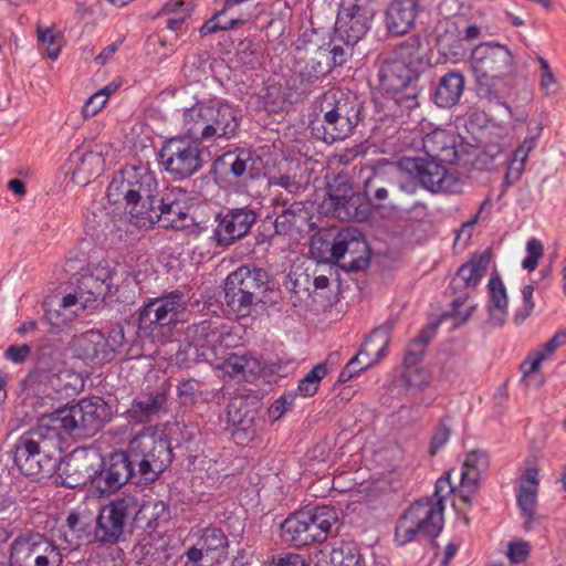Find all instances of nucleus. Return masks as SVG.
I'll use <instances>...</instances> for the list:
<instances>
[{
    "mask_svg": "<svg viewBox=\"0 0 566 566\" xmlns=\"http://www.w3.org/2000/svg\"><path fill=\"white\" fill-rule=\"evenodd\" d=\"M157 181L145 167H126L116 174L107 188V198L114 205L125 203V209L138 227L181 229L188 216V193L180 187L168 189L156 198Z\"/></svg>",
    "mask_w": 566,
    "mask_h": 566,
    "instance_id": "1",
    "label": "nucleus"
},
{
    "mask_svg": "<svg viewBox=\"0 0 566 566\" xmlns=\"http://www.w3.org/2000/svg\"><path fill=\"white\" fill-rule=\"evenodd\" d=\"M361 109L363 105L355 94L331 88L315 99L310 123L312 134L327 144L344 140L360 122Z\"/></svg>",
    "mask_w": 566,
    "mask_h": 566,
    "instance_id": "2",
    "label": "nucleus"
},
{
    "mask_svg": "<svg viewBox=\"0 0 566 566\" xmlns=\"http://www.w3.org/2000/svg\"><path fill=\"white\" fill-rule=\"evenodd\" d=\"M450 472L440 478L434 488L433 499L416 501L396 525V542L403 545L421 534L428 537H437L443 527L444 500L455 492V486L450 482Z\"/></svg>",
    "mask_w": 566,
    "mask_h": 566,
    "instance_id": "3",
    "label": "nucleus"
},
{
    "mask_svg": "<svg viewBox=\"0 0 566 566\" xmlns=\"http://www.w3.org/2000/svg\"><path fill=\"white\" fill-rule=\"evenodd\" d=\"M57 431L44 418L23 433L15 443L13 461L25 476L50 474L56 469L61 452Z\"/></svg>",
    "mask_w": 566,
    "mask_h": 566,
    "instance_id": "4",
    "label": "nucleus"
},
{
    "mask_svg": "<svg viewBox=\"0 0 566 566\" xmlns=\"http://www.w3.org/2000/svg\"><path fill=\"white\" fill-rule=\"evenodd\" d=\"M182 128L187 136L199 143L230 139L239 127L235 111L227 103L200 101L186 108Z\"/></svg>",
    "mask_w": 566,
    "mask_h": 566,
    "instance_id": "5",
    "label": "nucleus"
},
{
    "mask_svg": "<svg viewBox=\"0 0 566 566\" xmlns=\"http://www.w3.org/2000/svg\"><path fill=\"white\" fill-rule=\"evenodd\" d=\"M471 69L479 96L496 101L506 87V77L513 72V56L505 45L482 43L472 51Z\"/></svg>",
    "mask_w": 566,
    "mask_h": 566,
    "instance_id": "6",
    "label": "nucleus"
},
{
    "mask_svg": "<svg viewBox=\"0 0 566 566\" xmlns=\"http://www.w3.org/2000/svg\"><path fill=\"white\" fill-rule=\"evenodd\" d=\"M43 418L57 431L61 441L63 436L82 439L94 436L103 428L111 419V408L103 398L95 396Z\"/></svg>",
    "mask_w": 566,
    "mask_h": 566,
    "instance_id": "7",
    "label": "nucleus"
},
{
    "mask_svg": "<svg viewBox=\"0 0 566 566\" xmlns=\"http://www.w3.org/2000/svg\"><path fill=\"white\" fill-rule=\"evenodd\" d=\"M187 301L180 291L150 298L138 311V336L166 343L174 327L184 321Z\"/></svg>",
    "mask_w": 566,
    "mask_h": 566,
    "instance_id": "8",
    "label": "nucleus"
},
{
    "mask_svg": "<svg viewBox=\"0 0 566 566\" xmlns=\"http://www.w3.org/2000/svg\"><path fill=\"white\" fill-rule=\"evenodd\" d=\"M268 290V273L262 269L243 265L226 279L224 304L229 313L245 317L254 304L262 302Z\"/></svg>",
    "mask_w": 566,
    "mask_h": 566,
    "instance_id": "9",
    "label": "nucleus"
},
{
    "mask_svg": "<svg viewBox=\"0 0 566 566\" xmlns=\"http://www.w3.org/2000/svg\"><path fill=\"white\" fill-rule=\"evenodd\" d=\"M126 452L134 468L137 467L138 484L157 480L171 461L168 442L151 429L143 430L135 436Z\"/></svg>",
    "mask_w": 566,
    "mask_h": 566,
    "instance_id": "10",
    "label": "nucleus"
},
{
    "mask_svg": "<svg viewBox=\"0 0 566 566\" xmlns=\"http://www.w3.org/2000/svg\"><path fill=\"white\" fill-rule=\"evenodd\" d=\"M148 507L149 505L140 504L138 499L130 494L111 501L102 507L96 518L95 542L102 545L118 543L132 523Z\"/></svg>",
    "mask_w": 566,
    "mask_h": 566,
    "instance_id": "11",
    "label": "nucleus"
},
{
    "mask_svg": "<svg viewBox=\"0 0 566 566\" xmlns=\"http://www.w3.org/2000/svg\"><path fill=\"white\" fill-rule=\"evenodd\" d=\"M159 163L174 179L189 178L202 167L199 142L189 136L166 140L159 151Z\"/></svg>",
    "mask_w": 566,
    "mask_h": 566,
    "instance_id": "12",
    "label": "nucleus"
},
{
    "mask_svg": "<svg viewBox=\"0 0 566 566\" xmlns=\"http://www.w3.org/2000/svg\"><path fill=\"white\" fill-rule=\"evenodd\" d=\"M444 164L432 158L408 157L400 161V167L431 192L460 191L461 179L458 172Z\"/></svg>",
    "mask_w": 566,
    "mask_h": 566,
    "instance_id": "13",
    "label": "nucleus"
},
{
    "mask_svg": "<svg viewBox=\"0 0 566 566\" xmlns=\"http://www.w3.org/2000/svg\"><path fill=\"white\" fill-rule=\"evenodd\" d=\"M59 547L40 533H23L11 544L10 566H60Z\"/></svg>",
    "mask_w": 566,
    "mask_h": 566,
    "instance_id": "14",
    "label": "nucleus"
},
{
    "mask_svg": "<svg viewBox=\"0 0 566 566\" xmlns=\"http://www.w3.org/2000/svg\"><path fill=\"white\" fill-rule=\"evenodd\" d=\"M324 206L340 220H367L370 214L365 198L355 192L346 174H338L327 186Z\"/></svg>",
    "mask_w": 566,
    "mask_h": 566,
    "instance_id": "15",
    "label": "nucleus"
},
{
    "mask_svg": "<svg viewBox=\"0 0 566 566\" xmlns=\"http://www.w3.org/2000/svg\"><path fill=\"white\" fill-rule=\"evenodd\" d=\"M103 467L102 455L93 449H76L56 464V484L75 489L87 483L96 485L98 470Z\"/></svg>",
    "mask_w": 566,
    "mask_h": 566,
    "instance_id": "16",
    "label": "nucleus"
},
{
    "mask_svg": "<svg viewBox=\"0 0 566 566\" xmlns=\"http://www.w3.org/2000/svg\"><path fill=\"white\" fill-rule=\"evenodd\" d=\"M329 260L338 262L344 260L342 266L349 272L365 270L370 260V251L367 241L355 229L346 228L335 237L329 248Z\"/></svg>",
    "mask_w": 566,
    "mask_h": 566,
    "instance_id": "17",
    "label": "nucleus"
},
{
    "mask_svg": "<svg viewBox=\"0 0 566 566\" xmlns=\"http://www.w3.org/2000/svg\"><path fill=\"white\" fill-rule=\"evenodd\" d=\"M378 76L381 86L387 92L395 94V97L388 99V103L392 102L405 108L418 106L416 94L403 92L412 81L417 80L418 72L405 64L403 61L385 60L379 67Z\"/></svg>",
    "mask_w": 566,
    "mask_h": 566,
    "instance_id": "18",
    "label": "nucleus"
},
{
    "mask_svg": "<svg viewBox=\"0 0 566 566\" xmlns=\"http://www.w3.org/2000/svg\"><path fill=\"white\" fill-rule=\"evenodd\" d=\"M370 20L367 0H340L334 33L342 41L358 43L367 33Z\"/></svg>",
    "mask_w": 566,
    "mask_h": 566,
    "instance_id": "19",
    "label": "nucleus"
},
{
    "mask_svg": "<svg viewBox=\"0 0 566 566\" xmlns=\"http://www.w3.org/2000/svg\"><path fill=\"white\" fill-rule=\"evenodd\" d=\"M258 218L249 207L232 208L219 213L214 229V239L219 247H229L250 232Z\"/></svg>",
    "mask_w": 566,
    "mask_h": 566,
    "instance_id": "20",
    "label": "nucleus"
},
{
    "mask_svg": "<svg viewBox=\"0 0 566 566\" xmlns=\"http://www.w3.org/2000/svg\"><path fill=\"white\" fill-rule=\"evenodd\" d=\"M128 481L138 484V474L127 452H114L98 470L95 488L103 494L113 493Z\"/></svg>",
    "mask_w": 566,
    "mask_h": 566,
    "instance_id": "21",
    "label": "nucleus"
},
{
    "mask_svg": "<svg viewBox=\"0 0 566 566\" xmlns=\"http://www.w3.org/2000/svg\"><path fill=\"white\" fill-rule=\"evenodd\" d=\"M71 376L70 370L62 368L57 349L51 345H44L38 349L34 368L29 374L31 382L50 386L53 390L61 391L64 388L62 379Z\"/></svg>",
    "mask_w": 566,
    "mask_h": 566,
    "instance_id": "22",
    "label": "nucleus"
},
{
    "mask_svg": "<svg viewBox=\"0 0 566 566\" xmlns=\"http://www.w3.org/2000/svg\"><path fill=\"white\" fill-rule=\"evenodd\" d=\"M490 468L489 454L480 449L470 451L463 461L459 488L455 494L464 504H469L478 490L479 481Z\"/></svg>",
    "mask_w": 566,
    "mask_h": 566,
    "instance_id": "23",
    "label": "nucleus"
},
{
    "mask_svg": "<svg viewBox=\"0 0 566 566\" xmlns=\"http://www.w3.org/2000/svg\"><path fill=\"white\" fill-rule=\"evenodd\" d=\"M543 129L544 126L541 122L536 123L534 127L530 125L526 137L513 150L507 161L501 196L506 192L507 188L515 185L522 178L527 158L530 154L536 148Z\"/></svg>",
    "mask_w": 566,
    "mask_h": 566,
    "instance_id": "24",
    "label": "nucleus"
},
{
    "mask_svg": "<svg viewBox=\"0 0 566 566\" xmlns=\"http://www.w3.org/2000/svg\"><path fill=\"white\" fill-rule=\"evenodd\" d=\"M217 165L243 184L259 179L262 174V159L244 149L223 154L217 159Z\"/></svg>",
    "mask_w": 566,
    "mask_h": 566,
    "instance_id": "25",
    "label": "nucleus"
},
{
    "mask_svg": "<svg viewBox=\"0 0 566 566\" xmlns=\"http://www.w3.org/2000/svg\"><path fill=\"white\" fill-rule=\"evenodd\" d=\"M113 270L108 265L98 264L91 273L82 276L80 281L78 302L84 310L99 298H104L113 286Z\"/></svg>",
    "mask_w": 566,
    "mask_h": 566,
    "instance_id": "26",
    "label": "nucleus"
},
{
    "mask_svg": "<svg viewBox=\"0 0 566 566\" xmlns=\"http://www.w3.org/2000/svg\"><path fill=\"white\" fill-rule=\"evenodd\" d=\"M458 146L459 136L440 128L426 134L422 138V149L427 157L448 165L458 161Z\"/></svg>",
    "mask_w": 566,
    "mask_h": 566,
    "instance_id": "27",
    "label": "nucleus"
},
{
    "mask_svg": "<svg viewBox=\"0 0 566 566\" xmlns=\"http://www.w3.org/2000/svg\"><path fill=\"white\" fill-rule=\"evenodd\" d=\"M316 63L315 57L308 53L307 48L298 40L295 48V77L292 84L297 94L310 93L312 84L326 75L325 73H318L319 66Z\"/></svg>",
    "mask_w": 566,
    "mask_h": 566,
    "instance_id": "28",
    "label": "nucleus"
},
{
    "mask_svg": "<svg viewBox=\"0 0 566 566\" xmlns=\"http://www.w3.org/2000/svg\"><path fill=\"white\" fill-rule=\"evenodd\" d=\"M104 158L97 151L74 150L69 158L72 180L78 186H86L99 176L104 169Z\"/></svg>",
    "mask_w": 566,
    "mask_h": 566,
    "instance_id": "29",
    "label": "nucleus"
},
{
    "mask_svg": "<svg viewBox=\"0 0 566 566\" xmlns=\"http://www.w3.org/2000/svg\"><path fill=\"white\" fill-rule=\"evenodd\" d=\"M419 12V0H392L386 10L388 31L396 35L406 34L413 28Z\"/></svg>",
    "mask_w": 566,
    "mask_h": 566,
    "instance_id": "30",
    "label": "nucleus"
},
{
    "mask_svg": "<svg viewBox=\"0 0 566 566\" xmlns=\"http://www.w3.org/2000/svg\"><path fill=\"white\" fill-rule=\"evenodd\" d=\"M105 336L98 331H87L72 340L74 355L92 364L109 361V352L105 350Z\"/></svg>",
    "mask_w": 566,
    "mask_h": 566,
    "instance_id": "31",
    "label": "nucleus"
},
{
    "mask_svg": "<svg viewBox=\"0 0 566 566\" xmlns=\"http://www.w3.org/2000/svg\"><path fill=\"white\" fill-rule=\"evenodd\" d=\"M486 311L489 323L494 327H502L507 318L509 296L501 275L494 271L488 282Z\"/></svg>",
    "mask_w": 566,
    "mask_h": 566,
    "instance_id": "32",
    "label": "nucleus"
},
{
    "mask_svg": "<svg viewBox=\"0 0 566 566\" xmlns=\"http://www.w3.org/2000/svg\"><path fill=\"white\" fill-rule=\"evenodd\" d=\"M538 494V471L535 468H527L516 494L517 505L525 518V526L530 527L534 518Z\"/></svg>",
    "mask_w": 566,
    "mask_h": 566,
    "instance_id": "33",
    "label": "nucleus"
},
{
    "mask_svg": "<svg viewBox=\"0 0 566 566\" xmlns=\"http://www.w3.org/2000/svg\"><path fill=\"white\" fill-rule=\"evenodd\" d=\"M490 260V254L484 252L462 264L451 281L452 290L461 293L465 289L475 287L486 273Z\"/></svg>",
    "mask_w": 566,
    "mask_h": 566,
    "instance_id": "34",
    "label": "nucleus"
},
{
    "mask_svg": "<svg viewBox=\"0 0 566 566\" xmlns=\"http://www.w3.org/2000/svg\"><path fill=\"white\" fill-rule=\"evenodd\" d=\"M315 566H364V558L356 543L340 541L329 553L322 554Z\"/></svg>",
    "mask_w": 566,
    "mask_h": 566,
    "instance_id": "35",
    "label": "nucleus"
},
{
    "mask_svg": "<svg viewBox=\"0 0 566 566\" xmlns=\"http://www.w3.org/2000/svg\"><path fill=\"white\" fill-rule=\"evenodd\" d=\"M464 77L460 72H449L440 78L433 101L439 107H452L460 101Z\"/></svg>",
    "mask_w": 566,
    "mask_h": 566,
    "instance_id": "36",
    "label": "nucleus"
},
{
    "mask_svg": "<svg viewBox=\"0 0 566 566\" xmlns=\"http://www.w3.org/2000/svg\"><path fill=\"white\" fill-rule=\"evenodd\" d=\"M308 522L310 517L301 511L290 515L281 525L282 541L294 547L310 545Z\"/></svg>",
    "mask_w": 566,
    "mask_h": 566,
    "instance_id": "37",
    "label": "nucleus"
},
{
    "mask_svg": "<svg viewBox=\"0 0 566 566\" xmlns=\"http://www.w3.org/2000/svg\"><path fill=\"white\" fill-rule=\"evenodd\" d=\"M166 400V395L164 392H153L134 400L132 407L127 410V415L135 422H147L161 411Z\"/></svg>",
    "mask_w": 566,
    "mask_h": 566,
    "instance_id": "38",
    "label": "nucleus"
},
{
    "mask_svg": "<svg viewBox=\"0 0 566 566\" xmlns=\"http://www.w3.org/2000/svg\"><path fill=\"white\" fill-rule=\"evenodd\" d=\"M223 370L233 378L249 381L261 370L260 361L248 354H232L223 363Z\"/></svg>",
    "mask_w": 566,
    "mask_h": 566,
    "instance_id": "39",
    "label": "nucleus"
},
{
    "mask_svg": "<svg viewBox=\"0 0 566 566\" xmlns=\"http://www.w3.org/2000/svg\"><path fill=\"white\" fill-rule=\"evenodd\" d=\"M400 381L406 395H418L431 385L432 373L419 364L403 365Z\"/></svg>",
    "mask_w": 566,
    "mask_h": 566,
    "instance_id": "40",
    "label": "nucleus"
},
{
    "mask_svg": "<svg viewBox=\"0 0 566 566\" xmlns=\"http://www.w3.org/2000/svg\"><path fill=\"white\" fill-rule=\"evenodd\" d=\"M80 311L82 310L77 294H67L59 303V308L48 307L45 310V318L52 326L61 328L71 323Z\"/></svg>",
    "mask_w": 566,
    "mask_h": 566,
    "instance_id": "41",
    "label": "nucleus"
},
{
    "mask_svg": "<svg viewBox=\"0 0 566 566\" xmlns=\"http://www.w3.org/2000/svg\"><path fill=\"white\" fill-rule=\"evenodd\" d=\"M390 325H381L375 328L366 338L360 348V353L373 360V365L377 364L386 354V348L390 338Z\"/></svg>",
    "mask_w": 566,
    "mask_h": 566,
    "instance_id": "42",
    "label": "nucleus"
},
{
    "mask_svg": "<svg viewBox=\"0 0 566 566\" xmlns=\"http://www.w3.org/2000/svg\"><path fill=\"white\" fill-rule=\"evenodd\" d=\"M187 337L197 348H208L219 340V333L212 323L202 321L187 329Z\"/></svg>",
    "mask_w": 566,
    "mask_h": 566,
    "instance_id": "43",
    "label": "nucleus"
},
{
    "mask_svg": "<svg viewBox=\"0 0 566 566\" xmlns=\"http://www.w3.org/2000/svg\"><path fill=\"white\" fill-rule=\"evenodd\" d=\"M311 277L305 272H291L285 287L290 293V302L297 306L311 295Z\"/></svg>",
    "mask_w": 566,
    "mask_h": 566,
    "instance_id": "44",
    "label": "nucleus"
},
{
    "mask_svg": "<svg viewBox=\"0 0 566 566\" xmlns=\"http://www.w3.org/2000/svg\"><path fill=\"white\" fill-rule=\"evenodd\" d=\"M359 176L363 179L364 195L368 199H371V195L377 189L385 186H395L391 175L384 169L366 167L360 169Z\"/></svg>",
    "mask_w": 566,
    "mask_h": 566,
    "instance_id": "45",
    "label": "nucleus"
},
{
    "mask_svg": "<svg viewBox=\"0 0 566 566\" xmlns=\"http://www.w3.org/2000/svg\"><path fill=\"white\" fill-rule=\"evenodd\" d=\"M301 513L310 517V524L313 523V525L322 530V532L328 536L332 534L333 527L338 522V514L336 510L327 505L316 506L307 511H301Z\"/></svg>",
    "mask_w": 566,
    "mask_h": 566,
    "instance_id": "46",
    "label": "nucleus"
},
{
    "mask_svg": "<svg viewBox=\"0 0 566 566\" xmlns=\"http://www.w3.org/2000/svg\"><path fill=\"white\" fill-rule=\"evenodd\" d=\"M421 41L418 36H410L395 48V60L403 61L405 64L418 72L421 64L420 56Z\"/></svg>",
    "mask_w": 566,
    "mask_h": 566,
    "instance_id": "47",
    "label": "nucleus"
},
{
    "mask_svg": "<svg viewBox=\"0 0 566 566\" xmlns=\"http://www.w3.org/2000/svg\"><path fill=\"white\" fill-rule=\"evenodd\" d=\"M304 213V205L302 202H293L287 209L283 210L274 221V229L279 235H287L296 227L298 218Z\"/></svg>",
    "mask_w": 566,
    "mask_h": 566,
    "instance_id": "48",
    "label": "nucleus"
},
{
    "mask_svg": "<svg viewBox=\"0 0 566 566\" xmlns=\"http://www.w3.org/2000/svg\"><path fill=\"white\" fill-rule=\"evenodd\" d=\"M326 374V365L317 364L298 381L297 389L295 390L296 395L300 394L303 397L314 396L318 390L321 380Z\"/></svg>",
    "mask_w": 566,
    "mask_h": 566,
    "instance_id": "49",
    "label": "nucleus"
},
{
    "mask_svg": "<svg viewBox=\"0 0 566 566\" xmlns=\"http://www.w3.org/2000/svg\"><path fill=\"white\" fill-rule=\"evenodd\" d=\"M243 401L241 399H233L228 405L227 416L228 421L238 427L237 434L242 430L247 432L254 420V415L250 410H241Z\"/></svg>",
    "mask_w": 566,
    "mask_h": 566,
    "instance_id": "50",
    "label": "nucleus"
},
{
    "mask_svg": "<svg viewBox=\"0 0 566 566\" xmlns=\"http://www.w3.org/2000/svg\"><path fill=\"white\" fill-rule=\"evenodd\" d=\"M327 44L328 50H331L329 60L333 69L335 66L343 65L353 56L354 48L357 43L342 41L340 39H337V34L334 33V36Z\"/></svg>",
    "mask_w": 566,
    "mask_h": 566,
    "instance_id": "51",
    "label": "nucleus"
},
{
    "mask_svg": "<svg viewBox=\"0 0 566 566\" xmlns=\"http://www.w3.org/2000/svg\"><path fill=\"white\" fill-rule=\"evenodd\" d=\"M238 59L242 66L250 70H255L262 64V53L251 40H243L239 43Z\"/></svg>",
    "mask_w": 566,
    "mask_h": 566,
    "instance_id": "52",
    "label": "nucleus"
},
{
    "mask_svg": "<svg viewBox=\"0 0 566 566\" xmlns=\"http://www.w3.org/2000/svg\"><path fill=\"white\" fill-rule=\"evenodd\" d=\"M431 339V332L422 331L419 336L413 338L408 347L403 359V365H417L422 359L426 348Z\"/></svg>",
    "mask_w": 566,
    "mask_h": 566,
    "instance_id": "53",
    "label": "nucleus"
},
{
    "mask_svg": "<svg viewBox=\"0 0 566 566\" xmlns=\"http://www.w3.org/2000/svg\"><path fill=\"white\" fill-rule=\"evenodd\" d=\"M302 43L307 48L308 53L315 57L317 61V66H319L318 73H325L328 74L332 71L331 65V50H328V44L323 43L318 44L317 42L313 40H306L305 38L300 39Z\"/></svg>",
    "mask_w": 566,
    "mask_h": 566,
    "instance_id": "54",
    "label": "nucleus"
},
{
    "mask_svg": "<svg viewBox=\"0 0 566 566\" xmlns=\"http://www.w3.org/2000/svg\"><path fill=\"white\" fill-rule=\"evenodd\" d=\"M262 107L268 112H276L277 109L282 108L285 98L284 94L282 93L281 86L273 83L268 84L260 95Z\"/></svg>",
    "mask_w": 566,
    "mask_h": 566,
    "instance_id": "55",
    "label": "nucleus"
},
{
    "mask_svg": "<svg viewBox=\"0 0 566 566\" xmlns=\"http://www.w3.org/2000/svg\"><path fill=\"white\" fill-rule=\"evenodd\" d=\"M199 544L206 549V553L213 551H223L228 546L224 533L217 527H207L203 530Z\"/></svg>",
    "mask_w": 566,
    "mask_h": 566,
    "instance_id": "56",
    "label": "nucleus"
},
{
    "mask_svg": "<svg viewBox=\"0 0 566 566\" xmlns=\"http://www.w3.org/2000/svg\"><path fill=\"white\" fill-rule=\"evenodd\" d=\"M468 297H458L452 302V310L450 316L452 317L454 325L460 326L467 323L474 311L476 310L475 304H467Z\"/></svg>",
    "mask_w": 566,
    "mask_h": 566,
    "instance_id": "57",
    "label": "nucleus"
},
{
    "mask_svg": "<svg viewBox=\"0 0 566 566\" xmlns=\"http://www.w3.org/2000/svg\"><path fill=\"white\" fill-rule=\"evenodd\" d=\"M544 254L543 243L536 239L532 238L526 243V258L522 262V268L527 271H534L538 261L542 259Z\"/></svg>",
    "mask_w": 566,
    "mask_h": 566,
    "instance_id": "58",
    "label": "nucleus"
},
{
    "mask_svg": "<svg viewBox=\"0 0 566 566\" xmlns=\"http://www.w3.org/2000/svg\"><path fill=\"white\" fill-rule=\"evenodd\" d=\"M296 391L284 392L269 408V417L275 421L279 420L295 402Z\"/></svg>",
    "mask_w": 566,
    "mask_h": 566,
    "instance_id": "59",
    "label": "nucleus"
},
{
    "mask_svg": "<svg viewBox=\"0 0 566 566\" xmlns=\"http://www.w3.org/2000/svg\"><path fill=\"white\" fill-rule=\"evenodd\" d=\"M534 286L528 284L522 289L523 305L514 315L516 325L522 324L533 312L535 303L533 301Z\"/></svg>",
    "mask_w": 566,
    "mask_h": 566,
    "instance_id": "60",
    "label": "nucleus"
},
{
    "mask_svg": "<svg viewBox=\"0 0 566 566\" xmlns=\"http://www.w3.org/2000/svg\"><path fill=\"white\" fill-rule=\"evenodd\" d=\"M39 40L43 43H48L46 55L51 60H56L61 52V39L53 32L52 29H38Z\"/></svg>",
    "mask_w": 566,
    "mask_h": 566,
    "instance_id": "61",
    "label": "nucleus"
},
{
    "mask_svg": "<svg viewBox=\"0 0 566 566\" xmlns=\"http://www.w3.org/2000/svg\"><path fill=\"white\" fill-rule=\"evenodd\" d=\"M106 343V352H109V360H112L115 357V354L119 348H122L125 343V333L124 327L119 324L115 325L108 333V336L105 337Z\"/></svg>",
    "mask_w": 566,
    "mask_h": 566,
    "instance_id": "62",
    "label": "nucleus"
},
{
    "mask_svg": "<svg viewBox=\"0 0 566 566\" xmlns=\"http://www.w3.org/2000/svg\"><path fill=\"white\" fill-rule=\"evenodd\" d=\"M201 384L196 379L182 380L178 385V396L184 403H192L200 392Z\"/></svg>",
    "mask_w": 566,
    "mask_h": 566,
    "instance_id": "63",
    "label": "nucleus"
},
{
    "mask_svg": "<svg viewBox=\"0 0 566 566\" xmlns=\"http://www.w3.org/2000/svg\"><path fill=\"white\" fill-rule=\"evenodd\" d=\"M106 103L104 95L96 92L84 103L81 113L85 118L93 117L105 106Z\"/></svg>",
    "mask_w": 566,
    "mask_h": 566,
    "instance_id": "64",
    "label": "nucleus"
}]
</instances>
